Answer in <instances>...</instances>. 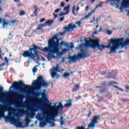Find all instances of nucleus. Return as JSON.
Segmentation results:
<instances>
[{
  "label": "nucleus",
  "instance_id": "23",
  "mask_svg": "<svg viewBox=\"0 0 129 129\" xmlns=\"http://www.w3.org/2000/svg\"><path fill=\"white\" fill-rule=\"evenodd\" d=\"M54 23V20H48L45 22V24H46V26L47 25L48 27H50L51 25H52Z\"/></svg>",
  "mask_w": 129,
  "mask_h": 129
},
{
  "label": "nucleus",
  "instance_id": "64",
  "mask_svg": "<svg viewBox=\"0 0 129 129\" xmlns=\"http://www.w3.org/2000/svg\"><path fill=\"white\" fill-rule=\"evenodd\" d=\"M33 105H37V103H36V102H33Z\"/></svg>",
  "mask_w": 129,
  "mask_h": 129
},
{
  "label": "nucleus",
  "instance_id": "1",
  "mask_svg": "<svg viewBox=\"0 0 129 129\" xmlns=\"http://www.w3.org/2000/svg\"><path fill=\"white\" fill-rule=\"evenodd\" d=\"M75 28H76L75 24L70 23L68 26L64 27L62 32L54 34L52 37L48 40V47L41 49L40 46L33 44L31 46L32 47L29 48L28 50L24 51L22 53L23 57L29 58V59H35V58H36V60H39L40 55H39L37 51V50H39L47 54V58L48 60H51L52 58H56L55 54L59 53V48L61 49L62 46H68V43L66 42L61 41V42H59L60 40H62V38H58V36L59 35L63 36L66 33L73 32Z\"/></svg>",
  "mask_w": 129,
  "mask_h": 129
},
{
  "label": "nucleus",
  "instance_id": "24",
  "mask_svg": "<svg viewBox=\"0 0 129 129\" xmlns=\"http://www.w3.org/2000/svg\"><path fill=\"white\" fill-rule=\"evenodd\" d=\"M102 4H99L98 5H97L95 7L93 10L92 11L94 13L95 11L97 10V9H98V8H102Z\"/></svg>",
  "mask_w": 129,
  "mask_h": 129
},
{
  "label": "nucleus",
  "instance_id": "39",
  "mask_svg": "<svg viewBox=\"0 0 129 129\" xmlns=\"http://www.w3.org/2000/svg\"><path fill=\"white\" fill-rule=\"evenodd\" d=\"M102 100H103V97H99L98 100V101L99 102H101V101H102Z\"/></svg>",
  "mask_w": 129,
  "mask_h": 129
},
{
  "label": "nucleus",
  "instance_id": "43",
  "mask_svg": "<svg viewBox=\"0 0 129 129\" xmlns=\"http://www.w3.org/2000/svg\"><path fill=\"white\" fill-rule=\"evenodd\" d=\"M91 113H92L91 110H89V114H88V115L87 116L88 118L90 117V115H91Z\"/></svg>",
  "mask_w": 129,
  "mask_h": 129
},
{
  "label": "nucleus",
  "instance_id": "46",
  "mask_svg": "<svg viewBox=\"0 0 129 129\" xmlns=\"http://www.w3.org/2000/svg\"><path fill=\"white\" fill-rule=\"evenodd\" d=\"M66 15V13H62V12L60 13L59 15V17H62V16H65Z\"/></svg>",
  "mask_w": 129,
  "mask_h": 129
},
{
  "label": "nucleus",
  "instance_id": "58",
  "mask_svg": "<svg viewBox=\"0 0 129 129\" xmlns=\"http://www.w3.org/2000/svg\"><path fill=\"white\" fill-rule=\"evenodd\" d=\"M95 88H102V87H101V86H95Z\"/></svg>",
  "mask_w": 129,
  "mask_h": 129
},
{
  "label": "nucleus",
  "instance_id": "52",
  "mask_svg": "<svg viewBox=\"0 0 129 129\" xmlns=\"http://www.w3.org/2000/svg\"><path fill=\"white\" fill-rule=\"evenodd\" d=\"M103 86H106V82H104L102 85Z\"/></svg>",
  "mask_w": 129,
  "mask_h": 129
},
{
  "label": "nucleus",
  "instance_id": "27",
  "mask_svg": "<svg viewBox=\"0 0 129 129\" xmlns=\"http://www.w3.org/2000/svg\"><path fill=\"white\" fill-rule=\"evenodd\" d=\"M70 76V73H64L62 75V77H63V78H67V77H69Z\"/></svg>",
  "mask_w": 129,
  "mask_h": 129
},
{
  "label": "nucleus",
  "instance_id": "28",
  "mask_svg": "<svg viewBox=\"0 0 129 129\" xmlns=\"http://www.w3.org/2000/svg\"><path fill=\"white\" fill-rule=\"evenodd\" d=\"M70 8V5H68L67 7H66L63 9V11L64 12H68V13H69V9Z\"/></svg>",
  "mask_w": 129,
  "mask_h": 129
},
{
  "label": "nucleus",
  "instance_id": "42",
  "mask_svg": "<svg viewBox=\"0 0 129 129\" xmlns=\"http://www.w3.org/2000/svg\"><path fill=\"white\" fill-rule=\"evenodd\" d=\"M4 60L6 63H9V59H8V57H5Z\"/></svg>",
  "mask_w": 129,
  "mask_h": 129
},
{
  "label": "nucleus",
  "instance_id": "60",
  "mask_svg": "<svg viewBox=\"0 0 129 129\" xmlns=\"http://www.w3.org/2000/svg\"><path fill=\"white\" fill-rule=\"evenodd\" d=\"M109 2V1H110V2H111V1H116V2H119V0H108Z\"/></svg>",
  "mask_w": 129,
  "mask_h": 129
},
{
  "label": "nucleus",
  "instance_id": "50",
  "mask_svg": "<svg viewBox=\"0 0 129 129\" xmlns=\"http://www.w3.org/2000/svg\"><path fill=\"white\" fill-rule=\"evenodd\" d=\"M59 12H60V9H57L55 10L54 13L55 14H56V13H59Z\"/></svg>",
  "mask_w": 129,
  "mask_h": 129
},
{
  "label": "nucleus",
  "instance_id": "12",
  "mask_svg": "<svg viewBox=\"0 0 129 129\" xmlns=\"http://www.w3.org/2000/svg\"><path fill=\"white\" fill-rule=\"evenodd\" d=\"M62 108H63V105L62 104V103L59 102L58 106L54 105L51 106L50 110L52 111H57V113H59V109H62Z\"/></svg>",
  "mask_w": 129,
  "mask_h": 129
},
{
  "label": "nucleus",
  "instance_id": "48",
  "mask_svg": "<svg viewBox=\"0 0 129 129\" xmlns=\"http://www.w3.org/2000/svg\"><path fill=\"white\" fill-rule=\"evenodd\" d=\"M63 20H64V17H62L59 20V22H63Z\"/></svg>",
  "mask_w": 129,
  "mask_h": 129
},
{
  "label": "nucleus",
  "instance_id": "20",
  "mask_svg": "<svg viewBox=\"0 0 129 129\" xmlns=\"http://www.w3.org/2000/svg\"><path fill=\"white\" fill-rule=\"evenodd\" d=\"M80 88V84H76L72 89V92H76Z\"/></svg>",
  "mask_w": 129,
  "mask_h": 129
},
{
  "label": "nucleus",
  "instance_id": "56",
  "mask_svg": "<svg viewBox=\"0 0 129 129\" xmlns=\"http://www.w3.org/2000/svg\"><path fill=\"white\" fill-rule=\"evenodd\" d=\"M91 4H93V3H95L96 0H90Z\"/></svg>",
  "mask_w": 129,
  "mask_h": 129
},
{
  "label": "nucleus",
  "instance_id": "6",
  "mask_svg": "<svg viewBox=\"0 0 129 129\" xmlns=\"http://www.w3.org/2000/svg\"><path fill=\"white\" fill-rule=\"evenodd\" d=\"M12 88H14V89H16L18 91L23 92L26 90L30 89L31 86L30 85H25L22 81H20L18 82H14L12 87L10 88V90H11Z\"/></svg>",
  "mask_w": 129,
  "mask_h": 129
},
{
  "label": "nucleus",
  "instance_id": "63",
  "mask_svg": "<svg viewBox=\"0 0 129 129\" xmlns=\"http://www.w3.org/2000/svg\"><path fill=\"white\" fill-rule=\"evenodd\" d=\"M102 30V29H101V27H100V29L98 30V32H101Z\"/></svg>",
  "mask_w": 129,
  "mask_h": 129
},
{
  "label": "nucleus",
  "instance_id": "55",
  "mask_svg": "<svg viewBox=\"0 0 129 129\" xmlns=\"http://www.w3.org/2000/svg\"><path fill=\"white\" fill-rule=\"evenodd\" d=\"M53 16H54V19H56L58 15L55 14L54 13L53 14Z\"/></svg>",
  "mask_w": 129,
  "mask_h": 129
},
{
  "label": "nucleus",
  "instance_id": "2",
  "mask_svg": "<svg viewBox=\"0 0 129 129\" xmlns=\"http://www.w3.org/2000/svg\"><path fill=\"white\" fill-rule=\"evenodd\" d=\"M4 87L0 85V101L3 103L0 104V118L5 117V112L8 111V116L5 117V121H12L14 118L13 116V108L11 106L15 104V103L8 99H4Z\"/></svg>",
  "mask_w": 129,
  "mask_h": 129
},
{
  "label": "nucleus",
  "instance_id": "3",
  "mask_svg": "<svg viewBox=\"0 0 129 129\" xmlns=\"http://www.w3.org/2000/svg\"><path fill=\"white\" fill-rule=\"evenodd\" d=\"M111 44L113 45L110 49V52H108V54H111V53H116V49L118 47H123L125 46H129V40L128 39L125 40L123 38H116L115 39H112L111 40Z\"/></svg>",
  "mask_w": 129,
  "mask_h": 129
},
{
  "label": "nucleus",
  "instance_id": "30",
  "mask_svg": "<svg viewBox=\"0 0 129 129\" xmlns=\"http://www.w3.org/2000/svg\"><path fill=\"white\" fill-rule=\"evenodd\" d=\"M25 15H26V12L25 11H20L19 12V16H25Z\"/></svg>",
  "mask_w": 129,
  "mask_h": 129
},
{
  "label": "nucleus",
  "instance_id": "57",
  "mask_svg": "<svg viewBox=\"0 0 129 129\" xmlns=\"http://www.w3.org/2000/svg\"><path fill=\"white\" fill-rule=\"evenodd\" d=\"M5 65H6V63L4 62L0 65V67H2V66H5Z\"/></svg>",
  "mask_w": 129,
  "mask_h": 129
},
{
  "label": "nucleus",
  "instance_id": "61",
  "mask_svg": "<svg viewBox=\"0 0 129 129\" xmlns=\"http://www.w3.org/2000/svg\"><path fill=\"white\" fill-rule=\"evenodd\" d=\"M76 11H77V12H78V11H79V7H77V8L76 9Z\"/></svg>",
  "mask_w": 129,
  "mask_h": 129
},
{
  "label": "nucleus",
  "instance_id": "7",
  "mask_svg": "<svg viewBox=\"0 0 129 129\" xmlns=\"http://www.w3.org/2000/svg\"><path fill=\"white\" fill-rule=\"evenodd\" d=\"M87 57V54L83 49L81 50V52L78 53L77 55L75 54L73 56H69L68 59L72 62H76V61H80L81 59H84Z\"/></svg>",
  "mask_w": 129,
  "mask_h": 129
},
{
  "label": "nucleus",
  "instance_id": "21",
  "mask_svg": "<svg viewBox=\"0 0 129 129\" xmlns=\"http://www.w3.org/2000/svg\"><path fill=\"white\" fill-rule=\"evenodd\" d=\"M94 12L92 11L91 12H90V13H89L88 14V15L85 16L84 17H83L81 19V21H83V20H84L85 19H88V18H89V17H91V15H92Z\"/></svg>",
  "mask_w": 129,
  "mask_h": 129
},
{
  "label": "nucleus",
  "instance_id": "54",
  "mask_svg": "<svg viewBox=\"0 0 129 129\" xmlns=\"http://www.w3.org/2000/svg\"><path fill=\"white\" fill-rule=\"evenodd\" d=\"M119 11L121 12H123V9H122V7H119Z\"/></svg>",
  "mask_w": 129,
  "mask_h": 129
},
{
  "label": "nucleus",
  "instance_id": "19",
  "mask_svg": "<svg viewBox=\"0 0 129 129\" xmlns=\"http://www.w3.org/2000/svg\"><path fill=\"white\" fill-rule=\"evenodd\" d=\"M67 102H68V103H66L64 104L65 107L69 108L72 106V100L71 99H70L69 100L67 101Z\"/></svg>",
  "mask_w": 129,
  "mask_h": 129
},
{
  "label": "nucleus",
  "instance_id": "22",
  "mask_svg": "<svg viewBox=\"0 0 129 129\" xmlns=\"http://www.w3.org/2000/svg\"><path fill=\"white\" fill-rule=\"evenodd\" d=\"M48 123H49V124H50L49 126H51V127H54V126H55L56 125L55 123H54V122H53L52 121H50V119L49 117H48Z\"/></svg>",
  "mask_w": 129,
  "mask_h": 129
},
{
  "label": "nucleus",
  "instance_id": "9",
  "mask_svg": "<svg viewBox=\"0 0 129 129\" xmlns=\"http://www.w3.org/2000/svg\"><path fill=\"white\" fill-rule=\"evenodd\" d=\"M59 64H56V67H53L52 68V71H51V76L52 78H55V77H59L60 75H57V72H60Z\"/></svg>",
  "mask_w": 129,
  "mask_h": 129
},
{
  "label": "nucleus",
  "instance_id": "59",
  "mask_svg": "<svg viewBox=\"0 0 129 129\" xmlns=\"http://www.w3.org/2000/svg\"><path fill=\"white\" fill-rule=\"evenodd\" d=\"M98 20H100V18L99 17L96 19V22H97V23L98 22Z\"/></svg>",
  "mask_w": 129,
  "mask_h": 129
},
{
  "label": "nucleus",
  "instance_id": "4",
  "mask_svg": "<svg viewBox=\"0 0 129 129\" xmlns=\"http://www.w3.org/2000/svg\"><path fill=\"white\" fill-rule=\"evenodd\" d=\"M85 43L87 47H91L93 49L97 48L100 51L105 49V45L99 44V39H92L91 38H85Z\"/></svg>",
  "mask_w": 129,
  "mask_h": 129
},
{
  "label": "nucleus",
  "instance_id": "49",
  "mask_svg": "<svg viewBox=\"0 0 129 129\" xmlns=\"http://www.w3.org/2000/svg\"><path fill=\"white\" fill-rule=\"evenodd\" d=\"M105 74H106V71H103L101 73V75H105Z\"/></svg>",
  "mask_w": 129,
  "mask_h": 129
},
{
  "label": "nucleus",
  "instance_id": "41",
  "mask_svg": "<svg viewBox=\"0 0 129 129\" xmlns=\"http://www.w3.org/2000/svg\"><path fill=\"white\" fill-rule=\"evenodd\" d=\"M47 26L46 24V22H45L43 24H42L40 25V26L41 28H43V27H45Z\"/></svg>",
  "mask_w": 129,
  "mask_h": 129
},
{
  "label": "nucleus",
  "instance_id": "36",
  "mask_svg": "<svg viewBox=\"0 0 129 129\" xmlns=\"http://www.w3.org/2000/svg\"><path fill=\"white\" fill-rule=\"evenodd\" d=\"M111 47L110 42H108V45L106 46L107 49H109Z\"/></svg>",
  "mask_w": 129,
  "mask_h": 129
},
{
  "label": "nucleus",
  "instance_id": "25",
  "mask_svg": "<svg viewBox=\"0 0 129 129\" xmlns=\"http://www.w3.org/2000/svg\"><path fill=\"white\" fill-rule=\"evenodd\" d=\"M63 118H64V117L62 116H61L60 118V125L65 124V122L64 121V119H63Z\"/></svg>",
  "mask_w": 129,
  "mask_h": 129
},
{
  "label": "nucleus",
  "instance_id": "33",
  "mask_svg": "<svg viewBox=\"0 0 129 129\" xmlns=\"http://www.w3.org/2000/svg\"><path fill=\"white\" fill-rule=\"evenodd\" d=\"M10 23H11V24H16V23H19V21L14 20L10 21Z\"/></svg>",
  "mask_w": 129,
  "mask_h": 129
},
{
  "label": "nucleus",
  "instance_id": "35",
  "mask_svg": "<svg viewBox=\"0 0 129 129\" xmlns=\"http://www.w3.org/2000/svg\"><path fill=\"white\" fill-rule=\"evenodd\" d=\"M72 13H73V14L75 16H76V14H75V6H74L73 7Z\"/></svg>",
  "mask_w": 129,
  "mask_h": 129
},
{
  "label": "nucleus",
  "instance_id": "11",
  "mask_svg": "<svg viewBox=\"0 0 129 129\" xmlns=\"http://www.w3.org/2000/svg\"><path fill=\"white\" fill-rule=\"evenodd\" d=\"M11 93L13 95V98H14L17 101H23V99L25 97V96L22 94H19V92L17 91L11 92Z\"/></svg>",
  "mask_w": 129,
  "mask_h": 129
},
{
  "label": "nucleus",
  "instance_id": "34",
  "mask_svg": "<svg viewBox=\"0 0 129 129\" xmlns=\"http://www.w3.org/2000/svg\"><path fill=\"white\" fill-rule=\"evenodd\" d=\"M38 70V68H37V67H34L32 70V71L33 72V73H35V72H37V71Z\"/></svg>",
  "mask_w": 129,
  "mask_h": 129
},
{
  "label": "nucleus",
  "instance_id": "45",
  "mask_svg": "<svg viewBox=\"0 0 129 129\" xmlns=\"http://www.w3.org/2000/svg\"><path fill=\"white\" fill-rule=\"evenodd\" d=\"M36 30H43V28L39 25L38 26V27L36 28Z\"/></svg>",
  "mask_w": 129,
  "mask_h": 129
},
{
  "label": "nucleus",
  "instance_id": "38",
  "mask_svg": "<svg viewBox=\"0 0 129 129\" xmlns=\"http://www.w3.org/2000/svg\"><path fill=\"white\" fill-rule=\"evenodd\" d=\"M125 88L126 89V92H129V86L127 85H125Z\"/></svg>",
  "mask_w": 129,
  "mask_h": 129
},
{
  "label": "nucleus",
  "instance_id": "15",
  "mask_svg": "<svg viewBox=\"0 0 129 129\" xmlns=\"http://www.w3.org/2000/svg\"><path fill=\"white\" fill-rule=\"evenodd\" d=\"M109 85L111 86V85H113V87L114 88H116V89H117L118 90H120V91H122V92H123V90L122 88H119L117 86L113 85V84H118L117 82H113V81H110V82L108 83Z\"/></svg>",
  "mask_w": 129,
  "mask_h": 129
},
{
  "label": "nucleus",
  "instance_id": "8",
  "mask_svg": "<svg viewBox=\"0 0 129 129\" xmlns=\"http://www.w3.org/2000/svg\"><path fill=\"white\" fill-rule=\"evenodd\" d=\"M43 115L44 117L40 118V120H42L41 122L39 123V126L40 127H45V125H47V123L49 122V119L48 118V115H46V112H43Z\"/></svg>",
  "mask_w": 129,
  "mask_h": 129
},
{
  "label": "nucleus",
  "instance_id": "5",
  "mask_svg": "<svg viewBox=\"0 0 129 129\" xmlns=\"http://www.w3.org/2000/svg\"><path fill=\"white\" fill-rule=\"evenodd\" d=\"M32 86H35L36 90H41L42 87H48L49 83H47L43 78V76H39L37 80L33 81Z\"/></svg>",
  "mask_w": 129,
  "mask_h": 129
},
{
  "label": "nucleus",
  "instance_id": "47",
  "mask_svg": "<svg viewBox=\"0 0 129 129\" xmlns=\"http://www.w3.org/2000/svg\"><path fill=\"white\" fill-rule=\"evenodd\" d=\"M121 101H122L123 102H126V101H129V99H122L121 100Z\"/></svg>",
  "mask_w": 129,
  "mask_h": 129
},
{
  "label": "nucleus",
  "instance_id": "37",
  "mask_svg": "<svg viewBox=\"0 0 129 129\" xmlns=\"http://www.w3.org/2000/svg\"><path fill=\"white\" fill-rule=\"evenodd\" d=\"M106 33L107 34V35H111V34H112V31H109V30H107Z\"/></svg>",
  "mask_w": 129,
  "mask_h": 129
},
{
  "label": "nucleus",
  "instance_id": "44",
  "mask_svg": "<svg viewBox=\"0 0 129 129\" xmlns=\"http://www.w3.org/2000/svg\"><path fill=\"white\" fill-rule=\"evenodd\" d=\"M45 21H46V19L45 18H42L41 19H40V22L43 23V22H45Z\"/></svg>",
  "mask_w": 129,
  "mask_h": 129
},
{
  "label": "nucleus",
  "instance_id": "40",
  "mask_svg": "<svg viewBox=\"0 0 129 129\" xmlns=\"http://www.w3.org/2000/svg\"><path fill=\"white\" fill-rule=\"evenodd\" d=\"M70 49H73L74 48V44L73 43H71L70 46Z\"/></svg>",
  "mask_w": 129,
  "mask_h": 129
},
{
  "label": "nucleus",
  "instance_id": "17",
  "mask_svg": "<svg viewBox=\"0 0 129 129\" xmlns=\"http://www.w3.org/2000/svg\"><path fill=\"white\" fill-rule=\"evenodd\" d=\"M121 6L123 8H129V0H122Z\"/></svg>",
  "mask_w": 129,
  "mask_h": 129
},
{
  "label": "nucleus",
  "instance_id": "51",
  "mask_svg": "<svg viewBox=\"0 0 129 129\" xmlns=\"http://www.w3.org/2000/svg\"><path fill=\"white\" fill-rule=\"evenodd\" d=\"M64 5H65V4H64V2L61 3L60 6H61V8H64Z\"/></svg>",
  "mask_w": 129,
  "mask_h": 129
},
{
  "label": "nucleus",
  "instance_id": "13",
  "mask_svg": "<svg viewBox=\"0 0 129 129\" xmlns=\"http://www.w3.org/2000/svg\"><path fill=\"white\" fill-rule=\"evenodd\" d=\"M117 76V73L115 72H109L106 75V78L107 79H115V78Z\"/></svg>",
  "mask_w": 129,
  "mask_h": 129
},
{
  "label": "nucleus",
  "instance_id": "18",
  "mask_svg": "<svg viewBox=\"0 0 129 129\" xmlns=\"http://www.w3.org/2000/svg\"><path fill=\"white\" fill-rule=\"evenodd\" d=\"M13 122L17 127H24V126L22 125V122L18 120H15Z\"/></svg>",
  "mask_w": 129,
  "mask_h": 129
},
{
  "label": "nucleus",
  "instance_id": "26",
  "mask_svg": "<svg viewBox=\"0 0 129 129\" xmlns=\"http://www.w3.org/2000/svg\"><path fill=\"white\" fill-rule=\"evenodd\" d=\"M33 9L35 10L34 12V14L35 15V16H37V12H38V6H33Z\"/></svg>",
  "mask_w": 129,
  "mask_h": 129
},
{
  "label": "nucleus",
  "instance_id": "62",
  "mask_svg": "<svg viewBox=\"0 0 129 129\" xmlns=\"http://www.w3.org/2000/svg\"><path fill=\"white\" fill-rule=\"evenodd\" d=\"M81 98V97L80 96H79L78 97H77V99H80Z\"/></svg>",
  "mask_w": 129,
  "mask_h": 129
},
{
  "label": "nucleus",
  "instance_id": "29",
  "mask_svg": "<svg viewBox=\"0 0 129 129\" xmlns=\"http://www.w3.org/2000/svg\"><path fill=\"white\" fill-rule=\"evenodd\" d=\"M29 123H30V119L27 118L25 119V126H28L29 125Z\"/></svg>",
  "mask_w": 129,
  "mask_h": 129
},
{
  "label": "nucleus",
  "instance_id": "14",
  "mask_svg": "<svg viewBox=\"0 0 129 129\" xmlns=\"http://www.w3.org/2000/svg\"><path fill=\"white\" fill-rule=\"evenodd\" d=\"M2 22H3V28H6V26H11V24H10V21L7 20L5 18H0V24H2Z\"/></svg>",
  "mask_w": 129,
  "mask_h": 129
},
{
  "label": "nucleus",
  "instance_id": "32",
  "mask_svg": "<svg viewBox=\"0 0 129 129\" xmlns=\"http://www.w3.org/2000/svg\"><path fill=\"white\" fill-rule=\"evenodd\" d=\"M105 91H106L105 88H103L100 90L99 92H100V93L102 94V93H104V92H105Z\"/></svg>",
  "mask_w": 129,
  "mask_h": 129
},
{
  "label": "nucleus",
  "instance_id": "31",
  "mask_svg": "<svg viewBox=\"0 0 129 129\" xmlns=\"http://www.w3.org/2000/svg\"><path fill=\"white\" fill-rule=\"evenodd\" d=\"M82 21L83 20H81V19L80 21L76 22V24L78 25V27H80V26H81V24H82Z\"/></svg>",
  "mask_w": 129,
  "mask_h": 129
},
{
  "label": "nucleus",
  "instance_id": "16",
  "mask_svg": "<svg viewBox=\"0 0 129 129\" xmlns=\"http://www.w3.org/2000/svg\"><path fill=\"white\" fill-rule=\"evenodd\" d=\"M46 92V90H43V92H37V93H35L34 95L35 96L38 97L40 96V95H42V98H45L47 95H46V94L45 93Z\"/></svg>",
  "mask_w": 129,
  "mask_h": 129
},
{
  "label": "nucleus",
  "instance_id": "10",
  "mask_svg": "<svg viewBox=\"0 0 129 129\" xmlns=\"http://www.w3.org/2000/svg\"><path fill=\"white\" fill-rule=\"evenodd\" d=\"M45 114H46V116H47L48 115V118L50 119V120H51H51L53 121H55L56 120H55V117H56V116H57V115H58L59 113H58L57 111H54L51 110L49 113L45 112Z\"/></svg>",
  "mask_w": 129,
  "mask_h": 129
},
{
  "label": "nucleus",
  "instance_id": "53",
  "mask_svg": "<svg viewBox=\"0 0 129 129\" xmlns=\"http://www.w3.org/2000/svg\"><path fill=\"white\" fill-rule=\"evenodd\" d=\"M89 10V6H86L85 8V11H88Z\"/></svg>",
  "mask_w": 129,
  "mask_h": 129
}]
</instances>
